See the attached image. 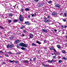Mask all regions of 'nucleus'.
Wrapping results in <instances>:
<instances>
[{
    "instance_id": "nucleus-1",
    "label": "nucleus",
    "mask_w": 67,
    "mask_h": 67,
    "mask_svg": "<svg viewBox=\"0 0 67 67\" xmlns=\"http://www.w3.org/2000/svg\"><path fill=\"white\" fill-rule=\"evenodd\" d=\"M41 65H42V66L44 67H49V65L48 64H44V62L41 63Z\"/></svg>"
},
{
    "instance_id": "nucleus-2",
    "label": "nucleus",
    "mask_w": 67,
    "mask_h": 67,
    "mask_svg": "<svg viewBox=\"0 0 67 67\" xmlns=\"http://www.w3.org/2000/svg\"><path fill=\"white\" fill-rule=\"evenodd\" d=\"M24 18L23 17V16L21 15H20L19 18L20 21H21L22 22V21H23V20H24Z\"/></svg>"
},
{
    "instance_id": "nucleus-3",
    "label": "nucleus",
    "mask_w": 67,
    "mask_h": 67,
    "mask_svg": "<svg viewBox=\"0 0 67 67\" xmlns=\"http://www.w3.org/2000/svg\"><path fill=\"white\" fill-rule=\"evenodd\" d=\"M20 42H21V40H15L14 43L17 44H18V43H20Z\"/></svg>"
},
{
    "instance_id": "nucleus-4",
    "label": "nucleus",
    "mask_w": 67,
    "mask_h": 67,
    "mask_svg": "<svg viewBox=\"0 0 67 67\" xmlns=\"http://www.w3.org/2000/svg\"><path fill=\"white\" fill-rule=\"evenodd\" d=\"M44 22L45 23H46L47 22H51V20H50L49 19L48 20L46 18L44 19Z\"/></svg>"
},
{
    "instance_id": "nucleus-5",
    "label": "nucleus",
    "mask_w": 67,
    "mask_h": 67,
    "mask_svg": "<svg viewBox=\"0 0 67 67\" xmlns=\"http://www.w3.org/2000/svg\"><path fill=\"white\" fill-rule=\"evenodd\" d=\"M55 7L56 8H58V9H59L60 7V5L59 4H57L55 5Z\"/></svg>"
},
{
    "instance_id": "nucleus-6",
    "label": "nucleus",
    "mask_w": 67,
    "mask_h": 67,
    "mask_svg": "<svg viewBox=\"0 0 67 67\" xmlns=\"http://www.w3.org/2000/svg\"><path fill=\"white\" fill-rule=\"evenodd\" d=\"M54 59H53L51 60L50 61V60L48 61V63H52L53 62H54Z\"/></svg>"
},
{
    "instance_id": "nucleus-7",
    "label": "nucleus",
    "mask_w": 67,
    "mask_h": 67,
    "mask_svg": "<svg viewBox=\"0 0 67 67\" xmlns=\"http://www.w3.org/2000/svg\"><path fill=\"white\" fill-rule=\"evenodd\" d=\"M25 24H26L27 25H30L31 23H30V22L29 21H25Z\"/></svg>"
},
{
    "instance_id": "nucleus-8",
    "label": "nucleus",
    "mask_w": 67,
    "mask_h": 67,
    "mask_svg": "<svg viewBox=\"0 0 67 67\" xmlns=\"http://www.w3.org/2000/svg\"><path fill=\"white\" fill-rule=\"evenodd\" d=\"M24 43H21L19 44V45L22 47H24Z\"/></svg>"
},
{
    "instance_id": "nucleus-9",
    "label": "nucleus",
    "mask_w": 67,
    "mask_h": 67,
    "mask_svg": "<svg viewBox=\"0 0 67 67\" xmlns=\"http://www.w3.org/2000/svg\"><path fill=\"white\" fill-rule=\"evenodd\" d=\"M42 31L43 32H45V33H47V30L44 29H42Z\"/></svg>"
},
{
    "instance_id": "nucleus-10",
    "label": "nucleus",
    "mask_w": 67,
    "mask_h": 67,
    "mask_svg": "<svg viewBox=\"0 0 67 67\" xmlns=\"http://www.w3.org/2000/svg\"><path fill=\"white\" fill-rule=\"evenodd\" d=\"M52 15H57V14L56 12H54L52 13Z\"/></svg>"
},
{
    "instance_id": "nucleus-11",
    "label": "nucleus",
    "mask_w": 67,
    "mask_h": 67,
    "mask_svg": "<svg viewBox=\"0 0 67 67\" xmlns=\"http://www.w3.org/2000/svg\"><path fill=\"white\" fill-rule=\"evenodd\" d=\"M33 37V35L30 34V37L31 38H32Z\"/></svg>"
},
{
    "instance_id": "nucleus-12",
    "label": "nucleus",
    "mask_w": 67,
    "mask_h": 67,
    "mask_svg": "<svg viewBox=\"0 0 67 67\" xmlns=\"http://www.w3.org/2000/svg\"><path fill=\"white\" fill-rule=\"evenodd\" d=\"M25 10L26 11H29L30 9L28 8H26L25 9Z\"/></svg>"
},
{
    "instance_id": "nucleus-13",
    "label": "nucleus",
    "mask_w": 67,
    "mask_h": 67,
    "mask_svg": "<svg viewBox=\"0 0 67 67\" xmlns=\"http://www.w3.org/2000/svg\"><path fill=\"white\" fill-rule=\"evenodd\" d=\"M36 43H37L38 44H42V43L40 42L39 41H37L36 42Z\"/></svg>"
},
{
    "instance_id": "nucleus-14",
    "label": "nucleus",
    "mask_w": 67,
    "mask_h": 67,
    "mask_svg": "<svg viewBox=\"0 0 67 67\" xmlns=\"http://www.w3.org/2000/svg\"><path fill=\"white\" fill-rule=\"evenodd\" d=\"M18 6H19V5H18V4L14 6V8H16V9H17V8H18Z\"/></svg>"
},
{
    "instance_id": "nucleus-15",
    "label": "nucleus",
    "mask_w": 67,
    "mask_h": 67,
    "mask_svg": "<svg viewBox=\"0 0 67 67\" xmlns=\"http://www.w3.org/2000/svg\"><path fill=\"white\" fill-rule=\"evenodd\" d=\"M24 47H27V44H24Z\"/></svg>"
},
{
    "instance_id": "nucleus-16",
    "label": "nucleus",
    "mask_w": 67,
    "mask_h": 67,
    "mask_svg": "<svg viewBox=\"0 0 67 67\" xmlns=\"http://www.w3.org/2000/svg\"><path fill=\"white\" fill-rule=\"evenodd\" d=\"M18 21V20H17L16 19H15L14 20L13 22H14V23H15V22H17V21Z\"/></svg>"
},
{
    "instance_id": "nucleus-17",
    "label": "nucleus",
    "mask_w": 67,
    "mask_h": 67,
    "mask_svg": "<svg viewBox=\"0 0 67 67\" xmlns=\"http://www.w3.org/2000/svg\"><path fill=\"white\" fill-rule=\"evenodd\" d=\"M14 46V44H11L10 45L9 47L10 48H11L12 47H13Z\"/></svg>"
},
{
    "instance_id": "nucleus-18",
    "label": "nucleus",
    "mask_w": 67,
    "mask_h": 67,
    "mask_svg": "<svg viewBox=\"0 0 67 67\" xmlns=\"http://www.w3.org/2000/svg\"><path fill=\"white\" fill-rule=\"evenodd\" d=\"M57 47H58L59 49H60L61 47V46H60L59 45H57Z\"/></svg>"
},
{
    "instance_id": "nucleus-19",
    "label": "nucleus",
    "mask_w": 67,
    "mask_h": 67,
    "mask_svg": "<svg viewBox=\"0 0 67 67\" xmlns=\"http://www.w3.org/2000/svg\"><path fill=\"white\" fill-rule=\"evenodd\" d=\"M14 61H15V60L12 61L10 60H8L9 62H10V63H12V62H14Z\"/></svg>"
},
{
    "instance_id": "nucleus-20",
    "label": "nucleus",
    "mask_w": 67,
    "mask_h": 67,
    "mask_svg": "<svg viewBox=\"0 0 67 67\" xmlns=\"http://www.w3.org/2000/svg\"><path fill=\"white\" fill-rule=\"evenodd\" d=\"M24 63H27L29 62V61H28L27 60H24Z\"/></svg>"
},
{
    "instance_id": "nucleus-21",
    "label": "nucleus",
    "mask_w": 67,
    "mask_h": 67,
    "mask_svg": "<svg viewBox=\"0 0 67 67\" xmlns=\"http://www.w3.org/2000/svg\"><path fill=\"white\" fill-rule=\"evenodd\" d=\"M62 52L63 53V54H65V53H66V52H65V51L64 50L62 51Z\"/></svg>"
},
{
    "instance_id": "nucleus-22",
    "label": "nucleus",
    "mask_w": 67,
    "mask_h": 67,
    "mask_svg": "<svg viewBox=\"0 0 67 67\" xmlns=\"http://www.w3.org/2000/svg\"><path fill=\"white\" fill-rule=\"evenodd\" d=\"M25 26L24 25L22 26V27H20V29H23V28H24L25 27Z\"/></svg>"
},
{
    "instance_id": "nucleus-23",
    "label": "nucleus",
    "mask_w": 67,
    "mask_h": 67,
    "mask_svg": "<svg viewBox=\"0 0 67 67\" xmlns=\"http://www.w3.org/2000/svg\"><path fill=\"white\" fill-rule=\"evenodd\" d=\"M32 45H33V46H37L36 44L34 43H33L32 44Z\"/></svg>"
},
{
    "instance_id": "nucleus-24",
    "label": "nucleus",
    "mask_w": 67,
    "mask_h": 67,
    "mask_svg": "<svg viewBox=\"0 0 67 67\" xmlns=\"http://www.w3.org/2000/svg\"><path fill=\"white\" fill-rule=\"evenodd\" d=\"M21 49H22V50H25V48L24 47L21 48Z\"/></svg>"
},
{
    "instance_id": "nucleus-25",
    "label": "nucleus",
    "mask_w": 67,
    "mask_h": 67,
    "mask_svg": "<svg viewBox=\"0 0 67 67\" xmlns=\"http://www.w3.org/2000/svg\"><path fill=\"white\" fill-rule=\"evenodd\" d=\"M13 38H14V37H11L9 38L10 40H13Z\"/></svg>"
},
{
    "instance_id": "nucleus-26",
    "label": "nucleus",
    "mask_w": 67,
    "mask_h": 67,
    "mask_svg": "<svg viewBox=\"0 0 67 67\" xmlns=\"http://www.w3.org/2000/svg\"><path fill=\"white\" fill-rule=\"evenodd\" d=\"M5 57H9V55L8 54H5Z\"/></svg>"
},
{
    "instance_id": "nucleus-27",
    "label": "nucleus",
    "mask_w": 67,
    "mask_h": 67,
    "mask_svg": "<svg viewBox=\"0 0 67 67\" xmlns=\"http://www.w3.org/2000/svg\"><path fill=\"white\" fill-rule=\"evenodd\" d=\"M58 63H62V60H59Z\"/></svg>"
},
{
    "instance_id": "nucleus-28",
    "label": "nucleus",
    "mask_w": 67,
    "mask_h": 67,
    "mask_svg": "<svg viewBox=\"0 0 67 67\" xmlns=\"http://www.w3.org/2000/svg\"><path fill=\"white\" fill-rule=\"evenodd\" d=\"M64 15L65 17H66V16H67V13H64Z\"/></svg>"
},
{
    "instance_id": "nucleus-29",
    "label": "nucleus",
    "mask_w": 67,
    "mask_h": 67,
    "mask_svg": "<svg viewBox=\"0 0 67 67\" xmlns=\"http://www.w3.org/2000/svg\"><path fill=\"white\" fill-rule=\"evenodd\" d=\"M63 59L64 60H66L67 59V58H66L65 57H63Z\"/></svg>"
},
{
    "instance_id": "nucleus-30",
    "label": "nucleus",
    "mask_w": 67,
    "mask_h": 67,
    "mask_svg": "<svg viewBox=\"0 0 67 67\" xmlns=\"http://www.w3.org/2000/svg\"><path fill=\"white\" fill-rule=\"evenodd\" d=\"M47 18H48V19H51V16H49V15H48V17H47Z\"/></svg>"
},
{
    "instance_id": "nucleus-31",
    "label": "nucleus",
    "mask_w": 67,
    "mask_h": 67,
    "mask_svg": "<svg viewBox=\"0 0 67 67\" xmlns=\"http://www.w3.org/2000/svg\"><path fill=\"white\" fill-rule=\"evenodd\" d=\"M16 55H20L21 54V53L20 52L17 53L16 54Z\"/></svg>"
},
{
    "instance_id": "nucleus-32",
    "label": "nucleus",
    "mask_w": 67,
    "mask_h": 67,
    "mask_svg": "<svg viewBox=\"0 0 67 67\" xmlns=\"http://www.w3.org/2000/svg\"><path fill=\"white\" fill-rule=\"evenodd\" d=\"M8 22L9 23H11V22H12V21L11 20H8Z\"/></svg>"
},
{
    "instance_id": "nucleus-33",
    "label": "nucleus",
    "mask_w": 67,
    "mask_h": 67,
    "mask_svg": "<svg viewBox=\"0 0 67 67\" xmlns=\"http://www.w3.org/2000/svg\"><path fill=\"white\" fill-rule=\"evenodd\" d=\"M15 61V62L16 64H17V63H19V61Z\"/></svg>"
},
{
    "instance_id": "nucleus-34",
    "label": "nucleus",
    "mask_w": 67,
    "mask_h": 67,
    "mask_svg": "<svg viewBox=\"0 0 67 67\" xmlns=\"http://www.w3.org/2000/svg\"><path fill=\"white\" fill-rule=\"evenodd\" d=\"M48 3H52V1H48Z\"/></svg>"
},
{
    "instance_id": "nucleus-35",
    "label": "nucleus",
    "mask_w": 67,
    "mask_h": 67,
    "mask_svg": "<svg viewBox=\"0 0 67 67\" xmlns=\"http://www.w3.org/2000/svg\"><path fill=\"white\" fill-rule=\"evenodd\" d=\"M8 54H12V52H8Z\"/></svg>"
},
{
    "instance_id": "nucleus-36",
    "label": "nucleus",
    "mask_w": 67,
    "mask_h": 67,
    "mask_svg": "<svg viewBox=\"0 0 67 67\" xmlns=\"http://www.w3.org/2000/svg\"><path fill=\"white\" fill-rule=\"evenodd\" d=\"M9 15L10 16H12L13 15V14H10Z\"/></svg>"
},
{
    "instance_id": "nucleus-37",
    "label": "nucleus",
    "mask_w": 67,
    "mask_h": 67,
    "mask_svg": "<svg viewBox=\"0 0 67 67\" xmlns=\"http://www.w3.org/2000/svg\"><path fill=\"white\" fill-rule=\"evenodd\" d=\"M34 1L37 2L39 1V0H34Z\"/></svg>"
},
{
    "instance_id": "nucleus-38",
    "label": "nucleus",
    "mask_w": 67,
    "mask_h": 67,
    "mask_svg": "<svg viewBox=\"0 0 67 67\" xmlns=\"http://www.w3.org/2000/svg\"><path fill=\"white\" fill-rule=\"evenodd\" d=\"M7 47L8 48H9V45H7Z\"/></svg>"
},
{
    "instance_id": "nucleus-39",
    "label": "nucleus",
    "mask_w": 67,
    "mask_h": 67,
    "mask_svg": "<svg viewBox=\"0 0 67 67\" xmlns=\"http://www.w3.org/2000/svg\"><path fill=\"white\" fill-rule=\"evenodd\" d=\"M48 42V41L47 40H44V42L45 43H47V42Z\"/></svg>"
},
{
    "instance_id": "nucleus-40",
    "label": "nucleus",
    "mask_w": 67,
    "mask_h": 67,
    "mask_svg": "<svg viewBox=\"0 0 67 67\" xmlns=\"http://www.w3.org/2000/svg\"><path fill=\"white\" fill-rule=\"evenodd\" d=\"M54 55H58V54H57V52H55V53H54Z\"/></svg>"
},
{
    "instance_id": "nucleus-41",
    "label": "nucleus",
    "mask_w": 67,
    "mask_h": 67,
    "mask_svg": "<svg viewBox=\"0 0 67 67\" xmlns=\"http://www.w3.org/2000/svg\"><path fill=\"white\" fill-rule=\"evenodd\" d=\"M21 36H22V37H23L24 36H25V35H24V34H23L21 35Z\"/></svg>"
},
{
    "instance_id": "nucleus-42",
    "label": "nucleus",
    "mask_w": 67,
    "mask_h": 67,
    "mask_svg": "<svg viewBox=\"0 0 67 67\" xmlns=\"http://www.w3.org/2000/svg\"><path fill=\"white\" fill-rule=\"evenodd\" d=\"M54 50V48H51L50 49V50Z\"/></svg>"
},
{
    "instance_id": "nucleus-43",
    "label": "nucleus",
    "mask_w": 67,
    "mask_h": 67,
    "mask_svg": "<svg viewBox=\"0 0 67 67\" xmlns=\"http://www.w3.org/2000/svg\"><path fill=\"white\" fill-rule=\"evenodd\" d=\"M38 7H41V4H39L38 5Z\"/></svg>"
},
{
    "instance_id": "nucleus-44",
    "label": "nucleus",
    "mask_w": 67,
    "mask_h": 67,
    "mask_svg": "<svg viewBox=\"0 0 67 67\" xmlns=\"http://www.w3.org/2000/svg\"><path fill=\"white\" fill-rule=\"evenodd\" d=\"M0 28H1V29H4V28L3 27H2V26H0Z\"/></svg>"
},
{
    "instance_id": "nucleus-45",
    "label": "nucleus",
    "mask_w": 67,
    "mask_h": 67,
    "mask_svg": "<svg viewBox=\"0 0 67 67\" xmlns=\"http://www.w3.org/2000/svg\"><path fill=\"white\" fill-rule=\"evenodd\" d=\"M16 47L17 48H19V44H18L16 46Z\"/></svg>"
},
{
    "instance_id": "nucleus-46",
    "label": "nucleus",
    "mask_w": 67,
    "mask_h": 67,
    "mask_svg": "<svg viewBox=\"0 0 67 67\" xmlns=\"http://www.w3.org/2000/svg\"><path fill=\"white\" fill-rule=\"evenodd\" d=\"M36 60V58H34V59H33V60L34 61H34H35Z\"/></svg>"
},
{
    "instance_id": "nucleus-47",
    "label": "nucleus",
    "mask_w": 67,
    "mask_h": 67,
    "mask_svg": "<svg viewBox=\"0 0 67 67\" xmlns=\"http://www.w3.org/2000/svg\"><path fill=\"white\" fill-rule=\"evenodd\" d=\"M0 53H2V54H3V52L2 51H0Z\"/></svg>"
},
{
    "instance_id": "nucleus-48",
    "label": "nucleus",
    "mask_w": 67,
    "mask_h": 67,
    "mask_svg": "<svg viewBox=\"0 0 67 67\" xmlns=\"http://www.w3.org/2000/svg\"><path fill=\"white\" fill-rule=\"evenodd\" d=\"M62 29H64V26L62 25Z\"/></svg>"
},
{
    "instance_id": "nucleus-49",
    "label": "nucleus",
    "mask_w": 67,
    "mask_h": 67,
    "mask_svg": "<svg viewBox=\"0 0 67 67\" xmlns=\"http://www.w3.org/2000/svg\"><path fill=\"white\" fill-rule=\"evenodd\" d=\"M63 20L64 22H66V20L65 19H63Z\"/></svg>"
},
{
    "instance_id": "nucleus-50",
    "label": "nucleus",
    "mask_w": 67,
    "mask_h": 67,
    "mask_svg": "<svg viewBox=\"0 0 67 67\" xmlns=\"http://www.w3.org/2000/svg\"><path fill=\"white\" fill-rule=\"evenodd\" d=\"M35 15H37V13H35Z\"/></svg>"
},
{
    "instance_id": "nucleus-51",
    "label": "nucleus",
    "mask_w": 67,
    "mask_h": 67,
    "mask_svg": "<svg viewBox=\"0 0 67 67\" xmlns=\"http://www.w3.org/2000/svg\"><path fill=\"white\" fill-rule=\"evenodd\" d=\"M31 16H32V17H33L34 16V14H32L31 15Z\"/></svg>"
},
{
    "instance_id": "nucleus-52",
    "label": "nucleus",
    "mask_w": 67,
    "mask_h": 67,
    "mask_svg": "<svg viewBox=\"0 0 67 67\" xmlns=\"http://www.w3.org/2000/svg\"><path fill=\"white\" fill-rule=\"evenodd\" d=\"M55 58H56V57H55V56H53V59H55Z\"/></svg>"
},
{
    "instance_id": "nucleus-53",
    "label": "nucleus",
    "mask_w": 67,
    "mask_h": 67,
    "mask_svg": "<svg viewBox=\"0 0 67 67\" xmlns=\"http://www.w3.org/2000/svg\"><path fill=\"white\" fill-rule=\"evenodd\" d=\"M63 13H61V14H60V15L61 16H62V15H63Z\"/></svg>"
},
{
    "instance_id": "nucleus-54",
    "label": "nucleus",
    "mask_w": 67,
    "mask_h": 67,
    "mask_svg": "<svg viewBox=\"0 0 67 67\" xmlns=\"http://www.w3.org/2000/svg\"><path fill=\"white\" fill-rule=\"evenodd\" d=\"M23 9H21V11L22 12H23Z\"/></svg>"
},
{
    "instance_id": "nucleus-55",
    "label": "nucleus",
    "mask_w": 67,
    "mask_h": 67,
    "mask_svg": "<svg viewBox=\"0 0 67 67\" xmlns=\"http://www.w3.org/2000/svg\"><path fill=\"white\" fill-rule=\"evenodd\" d=\"M53 51L55 52H56V50L55 49H53Z\"/></svg>"
},
{
    "instance_id": "nucleus-56",
    "label": "nucleus",
    "mask_w": 67,
    "mask_h": 67,
    "mask_svg": "<svg viewBox=\"0 0 67 67\" xmlns=\"http://www.w3.org/2000/svg\"><path fill=\"white\" fill-rule=\"evenodd\" d=\"M23 32H24V33H26V30H24Z\"/></svg>"
},
{
    "instance_id": "nucleus-57",
    "label": "nucleus",
    "mask_w": 67,
    "mask_h": 67,
    "mask_svg": "<svg viewBox=\"0 0 67 67\" xmlns=\"http://www.w3.org/2000/svg\"><path fill=\"white\" fill-rule=\"evenodd\" d=\"M66 27H67V26L65 25L64 26V28H66Z\"/></svg>"
},
{
    "instance_id": "nucleus-58",
    "label": "nucleus",
    "mask_w": 67,
    "mask_h": 67,
    "mask_svg": "<svg viewBox=\"0 0 67 67\" xmlns=\"http://www.w3.org/2000/svg\"><path fill=\"white\" fill-rule=\"evenodd\" d=\"M5 64V62H3V63H2L3 65V64Z\"/></svg>"
},
{
    "instance_id": "nucleus-59",
    "label": "nucleus",
    "mask_w": 67,
    "mask_h": 67,
    "mask_svg": "<svg viewBox=\"0 0 67 67\" xmlns=\"http://www.w3.org/2000/svg\"><path fill=\"white\" fill-rule=\"evenodd\" d=\"M54 31H55V32H57V30H56V29H55Z\"/></svg>"
},
{
    "instance_id": "nucleus-60",
    "label": "nucleus",
    "mask_w": 67,
    "mask_h": 67,
    "mask_svg": "<svg viewBox=\"0 0 67 67\" xmlns=\"http://www.w3.org/2000/svg\"><path fill=\"white\" fill-rule=\"evenodd\" d=\"M54 62H56V61H57V60H54Z\"/></svg>"
},
{
    "instance_id": "nucleus-61",
    "label": "nucleus",
    "mask_w": 67,
    "mask_h": 67,
    "mask_svg": "<svg viewBox=\"0 0 67 67\" xmlns=\"http://www.w3.org/2000/svg\"><path fill=\"white\" fill-rule=\"evenodd\" d=\"M51 55H54V53H52Z\"/></svg>"
},
{
    "instance_id": "nucleus-62",
    "label": "nucleus",
    "mask_w": 67,
    "mask_h": 67,
    "mask_svg": "<svg viewBox=\"0 0 67 67\" xmlns=\"http://www.w3.org/2000/svg\"><path fill=\"white\" fill-rule=\"evenodd\" d=\"M28 18H30V15H29L28 16Z\"/></svg>"
},
{
    "instance_id": "nucleus-63",
    "label": "nucleus",
    "mask_w": 67,
    "mask_h": 67,
    "mask_svg": "<svg viewBox=\"0 0 67 67\" xmlns=\"http://www.w3.org/2000/svg\"><path fill=\"white\" fill-rule=\"evenodd\" d=\"M65 38L67 39V36H65Z\"/></svg>"
},
{
    "instance_id": "nucleus-64",
    "label": "nucleus",
    "mask_w": 67,
    "mask_h": 67,
    "mask_svg": "<svg viewBox=\"0 0 67 67\" xmlns=\"http://www.w3.org/2000/svg\"><path fill=\"white\" fill-rule=\"evenodd\" d=\"M11 33V32H8V34H10V33Z\"/></svg>"
}]
</instances>
